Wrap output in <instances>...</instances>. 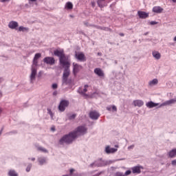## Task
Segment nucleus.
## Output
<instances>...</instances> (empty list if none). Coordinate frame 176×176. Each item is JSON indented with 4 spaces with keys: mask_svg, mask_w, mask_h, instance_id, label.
Masks as SVG:
<instances>
[{
    "mask_svg": "<svg viewBox=\"0 0 176 176\" xmlns=\"http://www.w3.org/2000/svg\"><path fill=\"white\" fill-rule=\"evenodd\" d=\"M120 36H124V34H123V33H120Z\"/></svg>",
    "mask_w": 176,
    "mask_h": 176,
    "instance_id": "nucleus-44",
    "label": "nucleus"
},
{
    "mask_svg": "<svg viewBox=\"0 0 176 176\" xmlns=\"http://www.w3.org/2000/svg\"><path fill=\"white\" fill-rule=\"evenodd\" d=\"M63 176H69V175H63Z\"/></svg>",
    "mask_w": 176,
    "mask_h": 176,
    "instance_id": "nucleus-55",
    "label": "nucleus"
},
{
    "mask_svg": "<svg viewBox=\"0 0 176 176\" xmlns=\"http://www.w3.org/2000/svg\"><path fill=\"white\" fill-rule=\"evenodd\" d=\"M38 160L40 166H43V164H45V163H46L45 157H39Z\"/></svg>",
    "mask_w": 176,
    "mask_h": 176,
    "instance_id": "nucleus-23",
    "label": "nucleus"
},
{
    "mask_svg": "<svg viewBox=\"0 0 176 176\" xmlns=\"http://www.w3.org/2000/svg\"><path fill=\"white\" fill-rule=\"evenodd\" d=\"M52 130H54V129L52 128Z\"/></svg>",
    "mask_w": 176,
    "mask_h": 176,
    "instance_id": "nucleus-56",
    "label": "nucleus"
},
{
    "mask_svg": "<svg viewBox=\"0 0 176 176\" xmlns=\"http://www.w3.org/2000/svg\"><path fill=\"white\" fill-rule=\"evenodd\" d=\"M75 58L78 60V61L85 62L86 61V56L82 52L76 53Z\"/></svg>",
    "mask_w": 176,
    "mask_h": 176,
    "instance_id": "nucleus-9",
    "label": "nucleus"
},
{
    "mask_svg": "<svg viewBox=\"0 0 176 176\" xmlns=\"http://www.w3.org/2000/svg\"><path fill=\"white\" fill-rule=\"evenodd\" d=\"M98 30H102L103 31H112V30L109 28H106V27H100V26H95Z\"/></svg>",
    "mask_w": 176,
    "mask_h": 176,
    "instance_id": "nucleus-24",
    "label": "nucleus"
},
{
    "mask_svg": "<svg viewBox=\"0 0 176 176\" xmlns=\"http://www.w3.org/2000/svg\"><path fill=\"white\" fill-rule=\"evenodd\" d=\"M8 27L11 28V30H16V28L19 27V23L14 21H10L8 24Z\"/></svg>",
    "mask_w": 176,
    "mask_h": 176,
    "instance_id": "nucleus-14",
    "label": "nucleus"
},
{
    "mask_svg": "<svg viewBox=\"0 0 176 176\" xmlns=\"http://www.w3.org/2000/svg\"><path fill=\"white\" fill-rule=\"evenodd\" d=\"M131 174V170H126L125 173L124 174V176L130 175Z\"/></svg>",
    "mask_w": 176,
    "mask_h": 176,
    "instance_id": "nucleus-35",
    "label": "nucleus"
},
{
    "mask_svg": "<svg viewBox=\"0 0 176 176\" xmlns=\"http://www.w3.org/2000/svg\"><path fill=\"white\" fill-rule=\"evenodd\" d=\"M86 133H87V129L86 126H79L74 131L70 132L69 134L65 135L62 137L59 140V144L60 145H64V144L69 145V144H72L75 138L79 137V135H85Z\"/></svg>",
    "mask_w": 176,
    "mask_h": 176,
    "instance_id": "nucleus-1",
    "label": "nucleus"
},
{
    "mask_svg": "<svg viewBox=\"0 0 176 176\" xmlns=\"http://www.w3.org/2000/svg\"><path fill=\"white\" fill-rule=\"evenodd\" d=\"M57 95V91H55L53 92V96H56Z\"/></svg>",
    "mask_w": 176,
    "mask_h": 176,
    "instance_id": "nucleus-43",
    "label": "nucleus"
},
{
    "mask_svg": "<svg viewBox=\"0 0 176 176\" xmlns=\"http://www.w3.org/2000/svg\"><path fill=\"white\" fill-rule=\"evenodd\" d=\"M116 176H124V174L122 172H117Z\"/></svg>",
    "mask_w": 176,
    "mask_h": 176,
    "instance_id": "nucleus-33",
    "label": "nucleus"
},
{
    "mask_svg": "<svg viewBox=\"0 0 176 176\" xmlns=\"http://www.w3.org/2000/svg\"><path fill=\"white\" fill-rule=\"evenodd\" d=\"M148 34H149V32H145V33L144 34V36H146V35H148Z\"/></svg>",
    "mask_w": 176,
    "mask_h": 176,
    "instance_id": "nucleus-48",
    "label": "nucleus"
},
{
    "mask_svg": "<svg viewBox=\"0 0 176 176\" xmlns=\"http://www.w3.org/2000/svg\"><path fill=\"white\" fill-rule=\"evenodd\" d=\"M106 153H115V152H118V148H111L109 146H107L105 148Z\"/></svg>",
    "mask_w": 176,
    "mask_h": 176,
    "instance_id": "nucleus-16",
    "label": "nucleus"
},
{
    "mask_svg": "<svg viewBox=\"0 0 176 176\" xmlns=\"http://www.w3.org/2000/svg\"><path fill=\"white\" fill-rule=\"evenodd\" d=\"M87 87H89V85H85L84 86V89H82V88H79L78 89V93L79 94H80L81 96H82V97H89V95H87L86 93L87 92Z\"/></svg>",
    "mask_w": 176,
    "mask_h": 176,
    "instance_id": "nucleus-7",
    "label": "nucleus"
},
{
    "mask_svg": "<svg viewBox=\"0 0 176 176\" xmlns=\"http://www.w3.org/2000/svg\"><path fill=\"white\" fill-rule=\"evenodd\" d=\"M3 80H5V79H3V78L0 77V83H2V82H3Z\"/></svg>",
    "mask_w": 176,
    "mask_h": 176,
    "instance_id": "nucleus-41",
    "label": "nucleus"
},
{
    "mask_svg": "<svg viewBox=\"0 0 176 176\" xmlns=\"http://www.w3.org/2000/svg\"><path fill=\"white\" fill-rule=\"evenodd\" d=\"M30 2H36V0H29Z\"/></svg>",
    "mask_w": 176,
    "mask_h": 176,
    "instance_id": "nucleus-46",
    "label": "nucleus"
},
{
    "mask_svg": "<svg viewBox=\"0 0 176 176\" xmlns=\"http://www.w3.org/2000/svg\"><path fill=\"white\" fill-rule=\"evenodd\" d=\"M28 28H25L24 26H20L19 28V31L22 32H25L28 31Z\"/></svg>",
    "mask_w": 176,
    "mask_h": 176,
    "instance_id": "nucleus-27",
    "label": "nucleus"
},
{
    "mask_svg": "<svg viewBox=\"0 0 176 176\" xmlns=\"http://www.w3.org/2000/svg\"><path fill=\"white\" fill-rule=\"evenodd\" d=\"M10 0H1V2L4 3V2H9Z\"/></svg>",
    "mask_w": 176,
    "mask_h": 176,
    "instance_id": "nucleus-42",
    "label": "nucleus"
},
{
    "mask_svg": "<svg viewBox=\"0 0 176 176\" xmlns=\"http://www.w3.org/2000/svg\"><path fill=\"white\" fill-rule=\"evenodd\" d=\"M43 63L47 64L48 65H54L56 63V60L52 56H47L43 58Z\"/></svg>",
    "mask_w": 176,
    "mask_h": 176,
    "instance_id": "nucleus-6",
    "label": "nucleus"
},
{
    "mask_svg": "<svg viewBox=\"0 0 176 176\" xmlns=\"http://www.w3.org/2000/svg\"><path fill=\"white\" fill-rule=\"evenodd\" d=\"M134 148V144H132L128 147V149H133Z\"/></svg>",
    "mask_w": 176,
    "mask_h": 176,
    "instance_id": "nucleus-39",
    "label": "nucleus"
},
{
    "mask_svg": "<svg viewBox=\"0 0 176 176\" xmlns=\"http://www.w3.org/2000/svg\"><path fill=\"white\" fill-rule=\"evenodd\" d=\"M152 55H153V57L155 58V60H160L162 57V54H160V53L157 51H153L152 52Z\"/></svg>",
    "mask_w": 176,
    "mask_h": 176,
    "instance_id": "nucleus-17",
    "label": "nucleus"
},
{
    "mask_svg": "<svg viewBox=\"0 0 176 176\" xmlns=\"http://www.w3.org/2000/svg\"><path fill=\"white\" fill-rule=\"evenodd\" d=\"M52 87L54 90H56V89H57V87H58V85H57V84H56V83H54V84H52Z\"/></svg>",
    "mask_w": 176,
    "mask_h": 176,
    "instance_id": "nucleus-34",
    "label": "nucleus"
},
{
    "mask_svg": "<svg viewBox=\"0 0 176 176\" xmlns=\"http://www.w3.org/2000/svg\"><path fill=\"white\" fill-rule=\"evenodd\" d=\"M173 41L176 42V36L174 37Z\"/></svg>",
    "mask_w": 176,
    "mask_h": 176,
    "instance_id": "nucleus-51",
    "label": "nucleus"
},
{
    "mask_svg": "<svg viewBox=\"0 0 176 176\" xmlns=\"http://www.w3.org/2000/svg\"><path fill=\"white\" fill-rule=\"evenodd\" d=\"M82 68H83V67H82V65H80L78 63H73V74H74V75H76L78 74V72H79V71H80V69H82Z\"/></svg>",
    "mask_w": 176,
    "mask_h": 176,
    "instance_id": "nucleus-8",
    "label": "nucleus"
},
{
    "mask_svg": "<svg viewBox=\"0 0 176 176\" xmlns=\"http://www.w3.org/2000/svg\"><path fill=\"white\" fill-rule=\"evenodd\" d=\"M173 1V2H174L175 3V2H176V0H172Z\"/></svg>",
    "mask_w": 176,
    "mask_h": 176,
    "instance_id": "nucleus-54",
    "label": "nucleus"
},
{
    "mask_svg": "<svg viewBox=\"0 0 176 176\" xmlns=\"http://www.w3.org/2000/svg\"><path fill=\"white\" fill-rule=\"evenodd\" d=\"M107 111H111V107H107Z\"/></svg>",
    "mask_w": 176,
    "mask_h": 176,
    "instance_id": "nucleus-49",
    "label": "nucleus"
},
{
    "mask_svg": "<svg viewBox=\"0 0 176 176\" xmlns=\"http://www.w3.org/2000/svg\"><path fill=\"white\" fill-rule=\"evenodd\" d=\"M2 113V109L0 108V115Z\"/></svg>",
    "mask_w": 176,
    "mask_h": 176,
    "instance_id": "nucleus-52",
    "label": "nucleus"
},
{
    "mask_svg": "<svg viewBox=\"0 0 176 176\" xmlns=\"http://www.w3.org/2000/svg\"><path fill=\"white\" fill-rule=\"evenodd\" d=\"M74 171H75V169H74V168H71L69 170L70 175H72V173H74Z\"/></svg>",
    "mask_w": 176,
    "mask_h": 176,
    "instance_id": "nucleus-38",
    "label": "nucleus"
},
{
    "mask_svg": "<svg viewBox=\"0 0 176 176\" xmlns=\"http://www.w3.org/2000/svg\"><path fill=\"white\" fill-rule=\"evenodd\" d=\"M75 118H76V114H72V116H70L69 117V120H72V119H75Z\"/></svg>",
    "mask_w": 176,
    "mask_h": 176,
    "instance_id": "nucleus-32",
    "label": "nucleus"
},
{
    "mask_svg": "<svg viewBox=\"0 0 176 176\" xmlns=\"http://www.w3.org/2000/svg\"><path fill=\"white\" fill-rule=\"evenodd\" d=\"M157 105H159V103H155L152 101H150L146 104L147 108H155V107H157Z\"/></svg>",
    "mask_w": 176,
    "mask_h": 176,
    "instance_id": "nucleus-19",
    "label": "nucleus"
},
{
    "mask_svg": "<svg viewBox=\"0 0 176 176\" xmlns=\"http://www.w3.org/2000/svg\"><path fill=\"white\" fill-rule=\"evenodd\" d=\"M141 168H142V167L134 166L132 168V173L133 174H140L141 173Z\"/></svg>",
    "mask_w": 176,
    "mask_h": 176,
    "instance_id": "nucleus-18",
    "label": "nucleus"
},
{
    "mask_svg": "<svg viewBox=\"0 0 176 176\" xmlns=\"http://www.w3.org/2000/svg\"><path fill=\"white\" fill-rule=\"evenodd\" d=\"M2 131H3V128H2V129H1V131H0V135H1V134H2Z\"/></svg>",
    "mask_w": 176,
    "mask_h": 176,
    "instance_id": "nucleus-45",
    "label": "nucleus"
},
{
    "mask_svg": "<svg viewBox=\"0 0 176 176\" xmlns=\"http://www.w3.org/2000/svg\"><path fill=\"white\" fill-rule=\"evenodd\" d=\"M151 25H156V24H157V22L155 21H152L150 22Z\"/></svg>",
    "mask_w": 176,
    "mask_h": 176,
    "instance_id": "nucleus-37",
    "label": "nucleus"
},
{
    "mask_svg": "<svg viewBox=\"0 0 176 176\" xmlns=\"http://www.w3.org/2000/svg\"><path fill=\"white\" fill-rule=\"evenodd\" d=\"M159 83V80L157 78H154L153 80L149 81L148 85L149 86H155Z\"/></svg>",
    "mask_w": 176,
    "mask_h": 176,
    "instance_id": "nucleus-21",
    "label": "nucleus"
},
{
    "mask_svg": "<svg viewBox=\"0 0 176 176\" xmlns=\"http://www.w3.org/2000/svg\"><path fill=\"white\" fill-rule=\"evenodd\" d=\"M69 105V101L67 100H62L58 107V109L60 112H64L65 109Z\"/></svg>",
    "mask_w": 176,
    "mask_h": 176,
    "instance_id": "nucleus-5",
    "label": "nucleus"
},
{
    "mask_svg": "<svg viewBox=\"0 0 176 176\" xmlns=\"http://www.w3.org/2000/svg\"><path fill=\"white\" fill-rule=\"evenodd\" d=\"M8 176H19V174H17L14 170H10L8 171Z\"/></svg>",
    "mask_w": 176,
    "mask_h": 176,
    "instance_id": "nucleus-25",
    "label": "nucleus"
},
{
    "mask_svg": "<svg viewBox=\"0 0 176 176\" xmlns=\"http://www.w3.org/2000/svg\"><path fill=\"white\" fill-rule=\"evenodd\" d=\"M153 12L154 13H162V12H163V8L160 6H155L153 8Z\"/></svg>",
    "mask_w": 176,
    "mask_h": 176,
    "instance_id": "nucleus-20",
    "label": "nucleus"
},
{
    "mask_svg": "<svg viewBox=\"0 0 176 176\" xmlns=\"http://www.w3.org/2000/svg\"><path fill=\"white\" fill-rule=\"evenodd\" d=\"M172 166H176V160H175L172 161Z\"/></svg>",
    "mask_w": 176,
    "mask_h": 176,
    "instance_id": "nucleus-40",
    "label": "nucleus"
},
{
    "mask_svg": "<svg viewBox=\"0 0 176 176\" xmlns=\"http://www.w3.org/2000/svg\"><path fill=\"white\" fill-rule=\"evenodd\" d=\"M69 65H62L63 68H65L63 75V85H68V76H69L70 71L69 67H71V63L68 62Z\"/></svg>",
    "mask_w": 176,
    "mask_h": 176,
    "instance_id": "nucleus-4",
    "label": "nucleus"
},
{
    "mask_svg": "<svg viewBox=\"0 0 176 176\" xmlns=\"http://www.w3.org/2000/svg\"><path fill=\"white\" fill-rule=\"evenodd\" d=\"M112 110L114 111V112H116L118 111V108H116V106L112 105L111 106Z\"/></svg>",
    "mask_w": 176,
    "mask_h": 176,
    "instance_id": "nucleus-36",
    "label": "nucleus"
},
{
    "mask_svg": "<svg viewBox=\"0 0 176 176\" xmlns=\"http://www.w3.org/2000/svg\"><path fill=\"white\" fill-rule=\"evenodd\" d=\"M2 97V91H0V98Z\"/></svg>",
    "mask_w": 176,
    "mask_h": 176,
    "instance_id": "nucleus-50",
    "label": "nucleus"
},
{
    "mask_svg": "<svg viewBox=\"0 0 176 176\" xmlns=\"http://www.w3.org/2000/svg\"><path fill=\"white\" fill-rule=\"evenodd\" d=\"M66 9H68L69 10L72 9L74 8V5L71 2H67L65 5Z\"/></svg>",
    "mask_w": 176,
    "mask_h": 176,
    "instance_id": "nucleus-26",
    "label": "nucleus"
},
{
    "mask_svg": "<svg viewBox=\"0 0 176 176\" xmlns=\"http://www.w3.org/2000/svg\"><path fill=\"white\" fill-rule=\"evenodd\" d=\"M138 14L140 19H147V17H149V14L144 11H138Z\"/></svg>",
    "mask_w": 176,
    "mask_h": 176,
    "instance_id": "nucleus-13",
    "label": "nucleus"
},
{
    "mask_svg": "<svg viewBox=\"0 0 176 176\" xmlns=\"http://www.w3.org/2000/svg\"><path fill=\"white\" fill-rule=\"evenodd\" d=\"M89 117L93 120H97V119H98V118H100V113H98V112H97V111H91L89 113Z\"/></svg>",
    "mask_w": 176,
    "mask_h": 176,
    "instance_id": "nucleus-11",
    "label": "nucleus"
},
{
    "mask_svg": "<svg viewBox=\"0 0 176 176\" xmlns=\"http://www.w3.org/2000/svg\"><path fill=\"white\" fill-rule=\"evenodd\" d=\"M31 160H32V162H34V161L35 160V158L33 157V158L31 159Z\"/></svg>",
    "mask_w": 176,
    "mask_h": 176,
    "instance_id": "nucleus-53",
    "label": "nucleus"
},
{
    "mask_svg": "<svg viewBox=\"0 0 176 176\" xmlns=\"http://www.w3.org/2000/svg\"><path fill=\"white\" fill-rule=\"evenodd\" d=\"M31 167H32V165L31 164H30L27 168H26V171L27 173H30V171H31Z\"/></svg>",
    "mask_w": 176,
    "mask_h": 176,
    "instance_id": "nucleus-31",
    "label": "nucleus"
},
{
    "mask_svg": "<svg viewBox=\"0 0 176 176\" xmlns=\"http://www.w3.org/2000/svg\"><path fill=\"white\" fill-rule=\"evenodd\" d=\"M38 151H41V152H44L45 153H47V150L43 147H38Z\"/></svg>",
    "mask_w": 176,
    "mask_h": 176,
    "instance_id": "nucleus-30",
    "label": "nucleus"
},
{
    "mask_svg": "<svg viewBox=\"0 0 176 176\" xmlns=\"http://www.w3.org/2000/svg\"><path fill=\"white\" fill-rule=\"evenodd\" d=\"M102 161L98 160L89 165V167H102Z\"/></svg>",
    "mask_w": 176,
    "mask_h": 176,
    "instance_id": "nucleus-12",
    "label": "nucleus"
},
{
    "mask_svg": "<svg viewBox=\"0 0 176 176\" xmlns=\"http://www.w3.org/2000/svg\"><path fill=\"white\" fill-rule=\"evenodd\" d=\"M102 0H98L97 3H98V6H99V8H104V5L103 3L101 2Z\"/></svg>",
    "mask_w": 176,
    "mask_h": 176,
    "instance_id": "nucleus-29",
    "label": "nucleus"
},
{
    "mask_svg": "<svg viewBox=\"0 0 176 176\" xmlns=\"http://www.w3.org/2000/svg\"><path fill=\"white\" fill-rule=\"evenodd\" d=\"M54 56L59 58V63L60 65H68V58L65 56V54L64 53V50H56L54 51Z\"/></svg>",
    "mask_w": 176,
    "mask_h": 176,
    "instance_id": "nucleus-3",
    "label": "nucleus"
},
{
    "mask_svg": "<svg viewBox=\"0 0 176 176\" xmlns=\"http://www.w3.org/2000/svg\"><path fill=\"white\" fill-rule=\"evenodd\" d=\"M98 56H102V54L101 52H98Z\"/></svg>",
    "mask_w": 176,
    "mask_h": 176,
    "instance_id": "nucleus-47",
    "label": "nucleus"
},
{
    "mask_svg": "<svg viewBox=\"0 0 176 176\" xmlns=\"http://www.w3.org/2000/svg\"><path fill=\"white\" fill-rule=\"evenodd\" d=\"M94 72V74H96V75H98L99 78H104L105 76L104 71H102V69H101L100 68H95Z\"/></svg>",
    "mask_w": 176,
    "mask_h": 176,
    "instance_id": "nucleus-10",
    "label": "nucleus"
},
{
    "mask_svg": "<svg viewBox=\"0 0 176 176\" xmlns=\"http://www.w3.org/2000/svg\"><path fill=\"white\" fill-rule=\"evenodd\" d=\"M133 104L134 107H138L139 108H141L144 105V101L142 100H135L133 102Z\"/></svg>",
    "mask_w": 176,
    "mask_h": 176,
    "instance_id": "nucleus-15",
    "label": "nucleus"
},
{
    "mask_svg": "<svg viewBox=\"0 0 176 176\" xmlns=\"http://www.w3.org/2000/svg\"><path fill=\"white\" fill-rule=\"evenodd\" d=\"M47 113L50 116L51 119L53 120V116H54V114L53 113V111H52V109H47Z\"/></svg>",
    "mask_w": 176,
    "mask_h": 176,
    "instance_id": "nucleus-28",
    "label": "nucleus"
},
{
    "mask_svg": "<svg viewBox=\"0 0 176 176\" xmlns=\"http://www.w3.org/2000/svg\"><path fill=\"white\" fill-rule=\"evenodd\" d=\"M168 156H169V157H171V158L175 157V156H176V148L171 150L168 153Z\"/></svg>",
    "mask_w": 176,
    "mask_h": 176,
    "instance_id": "nucleus-22",
    "label": "nucleus"
},
{
    "mask_svg": "<svg viewBox=\"0 0 176 176\" xmlns=\"http://www.w3.org/2000/svg\"><path fill=\"white\" fill-rule=\"evenodd\" d=\"M42 54L41 53H37L34 55L32 65V72L30 76V83H34V81L36 79V67H38V60H39Z\"/></svg>",
    "mask_w": 176,
    "mask_h": 176,
    "instance_id": "nucleus-2",
    "label": "nucleus"
}]
</instances>
